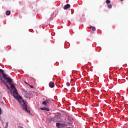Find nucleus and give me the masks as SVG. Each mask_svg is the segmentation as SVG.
Wrapping results in <instances>:
<instances>
[{"mask_svg": "<svg viewBox=\"0 0 128 128\" xmlns=\"http://www.w3.org/2000/svg\"><path fill=\"white\" fill-rule=\"evenodd\" d=\"M90 84H92V86H94L96 84H98V82H96L93 80L92 81V82H90Z\"/></svg>", "mask_w": 128, "mask_h": 128, "instance_id": "7", "label": "nucleus"}, {"mask_svg": "<svg viewBox=\"0 0 128 128\" xmlns=\"http://www.w3.org/2000/svg\"><path fill=\"white\" fill-rule=\"evenodd\" d=\"M110 0H106V4H110Z\"/></svg>", "mask_w": 128, "mask_h": 128, "instance_id": "15", "label": "nucleus"}, {"mask_svg": "<svg viewBox=\"0 0 128 128\" xmlns=\"http://www.w3.org/2000/svg\"><path fill=\"white\" fill-rule=\"evenodd\" d=\"M122 80H125V79H122Z\"/></svg>", "mask_w": 128, "mask_h": 128, "instance_id": "23", "label": "nucleus"}, {"mask_svg": "<svg viewBox=\"0 0 128 128\" xmlns=\"http://www.w3.org/2000/svg\"><path fill=\"white\" fill-rule=\"evenodd\" d=\"M8 122H6V125L4 128H8Z\"/></svg>", "mask_w": 128, "mask_h": 128, "instance_id": "13", "label": "nucleus"}, {"mask_svg": "<svg viewBox=\"0 0 128 128\" xmlns=\"http://www.w3.org/2000/svg\"><path fill=\"white\" fill-rule=\"evenodd\" d=\"M50 103V100H46L42 102V104L45 106H48V104Z\"/></svg>", "mask_w": 128, "mask_h": 128, "instance_id": "3", "label": "nucleus"}, {"mask_svg": "<svg viewBox=\"0 0 128 128\" xmlns=\"http://www.w3.org/2000/svg\"><path fill=\"white\" fill-rule=\"evenodd\" d=\"M30 86L31 88H34V86L30 85Z\"/></svg>", "mask_w": 128, "mask_h": 128, "instance_id": "17", "label": "nucleus"}, {"mask_svg": "<svg viewBox=\"0 0 128 128\" xmlns=\"http://www.w3.org/2000/svg\"><path fill=\"white\" fill-rule=\"evenodd\" d=\"M92 28V30H93V31H95L96 30V27H92V26H90V28Z\"/></svg>", "mask_w": 128, "mask_h": 128, "instance_id": "10", "label": "nucleus"}, {"mask_svg": "<svg viewBox=\"0 0 128 128\" xmlns=\"http://www.w3.org/2000/svg\"><path fill=\"white\" fill-rule=\"evenodd\" d=\"M4 82V81H2V82Z\"/></svg>", "mask_w": 128, "mask_h": 128, "instance_id": "20", "label": "nucleus"}, {"mask_svg": "<svg viewBox=\"0 0 128 128\" xmlns=\"http://www.w3.org/2000/svg\"><path fill=\"white\" fill-rule=\"evenodd\" d=\"M122 0V2L124 1V0Z\"/></svg>", "mask_w": 128, "mask_h": 128, "instance_id": "22", "label": "nucleus"}, {"mask_svg": "<svg viewBox=\"0 0 128 128\" xmlns=\"http://www.w3.org/2000/svg\"><path fill=\"white\" fill-rule=\"evenodd\" d=\"M41 110H46V112H50V108L46 107H42L40 108Z\"/></svg>", "mask_w": 128, "mask_h": 128, "instance_id": "4", "label": "nucleus"}, {"mask_svg": "<svg viewBox=\"0 0 128 128\" xmlns=\"http://www.w3.org/2000/svg\"><path fill=\"white\" fill-rule=\"evenodd\" d=\"M108 8H112V4H108Z\"/></svg>", "mask_w": 128, "mask_h": 128, "instance_id": "11", "label": "nucleus"}, {"mask_svg": "<svg viewBox=\"0 0 128 128\" xmlns=\"http://www.w3.org/2000/svg\"><path fill=\"white\" fill-rule=\"evenodd\" d=\"M68 80H74L70 78V76H68Z\"/></svg>", "mask_w": 128, "mask_h": 128, "instance_id": "16", "label": "nucleus"}, {"mask_svg": "<svg viewBox=\"0 0 128 128\" xmlns=\"http://www.w3.org/2000/svg\"><path fill=\"white\" fill-rule=\"evenodd\" d=\"M6 16H10V11H6Z\"/></svg>", "mask_w": 128, "mask_h": 128, "instance_id": "9", "label": "nucleus"}, {"mask_svg": "<svg viewBox=\"0 0 128 128\" xmlns=\"http://www.w3.org/2000/svg\"><path fill=\"white\" fill-rule=\"evenodd\" d=\"M6 82H8L9 84H12V80H7Z\"/></svg>", "mask_w": 128, "mask_h": 128, "instance_id": "14", "label": "nucleus"}, {"mask_svg": "<svg viewBox=\"0 0 128 128\" xmlns=\"http://www.w3.org/2000/svg\"><path fill=\"white\" fill-rule=\"evenodd\" d=\"M102 80H104V77H102Z\"/></svg>", "mask_w": 128, "mask_h": 128, "instance_id": "19", "label": "nucleus"}, {"mask_svg": "<svg viewBox=\"0 0 128 128\" xmlns=\"http://www.w3.org/2000/svg\"><path fill=\"white\" fill-rule=\"evenodd\" d=\"M60 123H56V128H58L60 127Z\"/></svg>", "mask_w": 128, "mask_h": 128, "instance_id": "8", "label": "nucleus"}, {"mask_svg": "<svg viewBox=\"0 0 128 128\" xmlns=\"http://www.w3.org/2000/svg\"><path fill=\"white\" fill-rule=\"evenodd\" d=\"M49 86H50V88H54V82H50L49 83Z\"/></svg>", "mask_w": 128, "mask_h": 128, "instance_id": "5", "label": "nucleus"}, {"mask_svg": "<svg viewBox=\"0 0 128 128\" xmlns=\"http://www.w3.org/2000/svg\"><path fill=\"white\" fill-rule=\"evenodd\" d=\"M126 80H128V78H126Z\"/></svg>", "mask_w": 128, "mask_h": 128, "instance_id": "21", "label": "nucleus"}, {"mask_svg": "<svg viewBox=\"0 0 128 128\" xmlns=\"http://www.w3.org/2000/svg\"><path fill=\"white\" fill-rule=\"evenodd\" d=\"M2 114V108H0V116Z\"/></svg>", "mask_w": 128, "mask_h": 128, "instance_id": "18", "label": "nucleus"}, {"mask_svg": "<svg viewBox=\"0 0 128 128\" xmlns=\"http://www.w3.org/2000/svg\"><path fill=\"white\" fill-rule=\"evenodd\" d=\"M66 86H70V84L69 82H67L66 83Z\"/></svg>", "mask_w": 128, "mask_h": 128, "instance_id": "12", "label": "nucleus"}, {"mask_svg": "<svg viewBox=\"0 0 128 128\" xmlns=\"http://www.w3.org/2000/svg\"><path fill=\"white\" fill-rule=\"evenodd\" d=\"M70 8V4H67L65 5L64 7V10H68Z\"/></svg>", "mask_w": 128, "mask_h": 128, "instance_id": "6", "label": "nucleus"}, {"mask_svg": "<svg viewBox=\"0 0 128 128\" xmlns=\"http://www.w3.org/2000/svg\"><path fill=\"white\" fill-rule=\"evenodd\" d=\"M0 80H12V78L6 76L4 72V70L0 69Z\"/></svg>", "mask_w": 128, "mask_h": 128, "instance_id": "2", "label": "nucleus"}, {"mask_svg": "<svg viewBox=\"0 0 128 128\" xmlns=\"http://www.w3.org/2000/svg\"><path fill=\"white\" fill-rule=\"evenodd\" d=\"M11 88L12 90H14L13 92H14V96L16 100H18L19 104L22 106V108L26 112L30 113V111L28 110V104H26V102L24 101V98L20 96V94H18V90L16 88V86H14V84H10Z\"/></svg>", "mask_w": 128, "mask_h": 128, "instance_id": "1", "label": "nucleus"}]
</instances>
